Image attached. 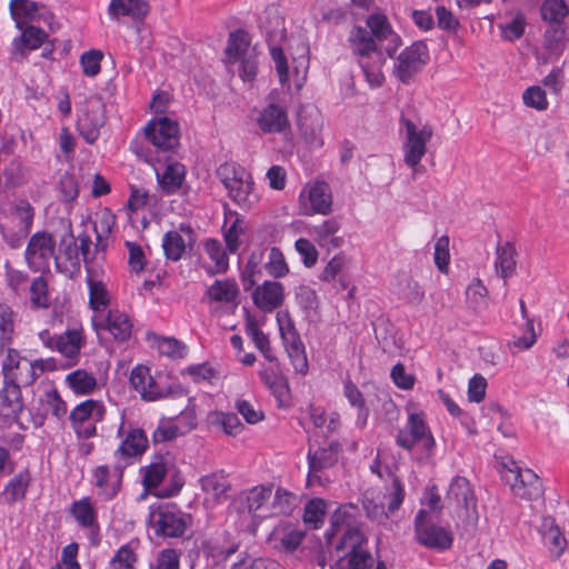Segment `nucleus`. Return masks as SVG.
I'll return each instance as SVG.
<instances>
[{
    "mask_svg": "<svg viewBox=\"0 0 569 569\" xmlns=\"http://www.w3.org/2000/svg\"><path fill=\"white\" fill-rule=\"evenodd\" d=\"M366 24L369 30L353 27L348 41L367 82L371 88H379L385 82L382 69L387 57H392L400 48L401 38L382 13L369 14Z\"/></svg>",
    "mask_w": 569,
    "mask_h": 569,
    "instance_id": "obj_1",
    "label": "nucleus"
},
{
    "mask_svg": "<svg viewBox=\"0 0 569 569\" xmlns=\"http://www.w3.org/2000/svg\"><path fill=\"white\" fill-rule=\"evenodd\" d=\"M403 162L411 168L413 178L421 171L420 162L433 136L432 127L423 122L412 107L402 110L399 121Z\"/></svg>",
    "mask_w": 569,
    "mask_h": 569,
    "instance_id": "obj_2",
    "label": "nucleus"
},
{
    "mask_svg": "<svg viewBox=\"0 0 569 569\" xmlns=\"http://www.w3.org/2000/svg\"><path fill=\"white\" fill-rule=\"evenodd\" d=\"M398 447L415 452L420 461L430 459L436 449V439L422 411L408 410L405 425L396 436Z\"/></svg>",
    "mask_w": 569,
    "mask_h": 569,
    "instance_id": "obj_3",
    "label": "nucleus"
},
{
    "mask_svg": "<svg viewBox=\"0 0 569 569\" xmlns=\"http://www.w3.org/2000/svg\"><path fill=\"white\" fill-rule=\"evenodd\" d=\"M0 365L3 382L20 388L32 386L51 369L50 359L29 358L14 348L4 350Z\"/></svg>",
    "mask_w": 569,
    "mask_h": 569,
    "instance_id": "obj_4",
    "label": "nucleus"
},
{
    "mask_svg": "<svg viewBox=\"0 0 569 569\" xmlns=\"http://www.w3.org/2000/svg\"><path fill=\"white\" fill-rule=\"evenodd\" d=\"M132 388L146 401H157L163 398H180L184 396V387L164 372L151 375L146 366H136L130 373Z\"/></svg>",
    "mask_w": 569,
    "mask_h": 569,
    "instance_id": "obj_5",
    "label": "nucleus"
},
{
    "mask_svg": "<svg viewBox=\"0 0 569 569\" xmlns=\"http://www.w3.org/2000/svg\"><path fill=\"white\" fill-rule=\"evenodd\" d=\"M226 63L239 78L252 84L258 73V52L250 43L248 32L236 30L230 32L226 48Z\"/></svg>",
    "mask_w": 569,
    "mask_h": 569,
    "instance_id": "obj_6",
    "label": "nucleus"
},
{
    "mask_svg": "<svg viewBox=\"0 0 569 569\" xmlns=\"http://www.w3.org/2000/svg\"><path fill=\"white\" fill-rule=\"evenodd\" d=\"M217 176L226 188L229 198L242 209H250L259 202L260 196L251 173L234 162H224Z\"/></svg>",
    "mask_w": 569,
    "mask_h": 569,
    "instance_id": "obj_7",
    "label": "nucleus"
},
{
    "mask_svg": "<svg viewBox=\"0 0 569 569\" xmlns=\"http://www.w3.org/2000/svg\"><path fill=\"white\" fill-rule=\"evenodd\" d=\"M338 559L331 569H370L372 557L367 549V539L359 529L342 533L337 546Z\"/></svg>",
    "mask_w": 569,
    "mask_h": 569,
    "instance_id": "obj_8",
    "label": "nucleus"
},
{
    "mask_svg": "<svg viewBox=\"0 0 569 569\" xmlns=\"http://www.w3.org/2000/svg\"><path fill=\"white\" fill-rule=\"evenodd\" d=\"M57 256V238L48 231H37L28 240L24 260L33 272L49 270Z\"/></svg>",
    "mask_w": 569,
    "mask_h": 569,
    "instance_id": "obj_9",
    "label": "nucleus"
},
{
    "mask_svg": "<svg viewBox=\"0 0 569 569\" xmlns=\"http://www.w3.org/2000/svg\"><path fill=\"white\" fill-rule=\"evenodd\" d=\"M415 537L419 545L437 551L449 549L453 542L450 530L435 523L426 509H420L415 518Z\"/></svg>",
    "mask_w": 569,
    "mask_h": 569,
    "instance_id": "obj_10",
    "label": "nucleus"
},
{
    "mask_svg": "<svg viewBox=\"0 0 569 569\" xmlns=\"http://www.w3.org/2000/svg\"><path fill=\"white\" fill-rule=\"evenodd\" d=\"M117 437L121 441L113 456L118 462L127 463V466L131 465L133 459L142 456L148 448L146 432L141 428L127 426L124 411L120 416Z\"/></svg>",
    "mask_w": 569,
    "mask_h": 569,
    "instance_id": "obj_11",
    "label": "nucleus"
},
{
    "mask_svg": "<svg viewBox=\"0 0 569 569\" xmlns=\"http://www.w3.org/2000/svg\"><path fill=\"white\" fill-rule=\"evenodd\" d=\"M106 407L99 400L87 399L70 412L71 426L79 438L89 439L97 433L96 425L104 419Z\"/></svg>",
    "mask_w": 569,
    "mask_h": 569,
    "instance_id": "obj_12",
    "label": "nucleus"
},
{
    "mask_svg": "<svg viewBox=\"0 0 569 569\" xmlns=\"http://www.w3.org/2000/svg\"><path fill=\"white\" fill-rule=\"evenodd\" d=\"M126 467L127 463L117 461L113 466L100 465L92 470L91 485L100 500L111 501L118 496L122 487Z\"/></svg>",
    "mask_w": 569,
    "mask_h": 569,
    "instance_id": "obj_13",
    "label": "nucleus"
},
{
    "mask_svg": "<svg viewBox=\"0 0 569 569\" xmlns=\"http://www.w3.org/2000/svg\"><path fill=\"white\" fill-rule=\"evenodd\" d=\"M332 202L331 188L325 181L308 183L299 194L300 212L305 216L330 214Z\"/></svg>",
    "mask_w": 569,
    "mask_h": 569,
    "instance_id": "obj_14",
    "label": "nucleus"
},
{
    "mask_svg": "<svg viewBox=\"0 0 569 569\" xmlns=\"http://www.w3.org/2000/svg\"><path fill=\"white\" fill-rule=\"evenodd\" d=\"M150 523L156 535L177 538L184 533L188 526V517L176 506L164 505L151 511Z\"/></svg>",
    "mask_w": 569,
    "mask_h": 569,
    "instance_id": "obj_15",
    "label": "nucleus"
},
{
    "mask_svg": "<svg viewBox=\"0 0 569 569\" xmlns=\"http://www.w3.org/2000/svg\"><path fill=\"white\" fill-rule=\"evenodd\" d=\"M104 123L106 110L103 102L99 98L88 99L81 108L77 120V128L80 136L86 142L92 144L98 140L100 129Z\"/></svg>",
    "mask_w": 569,
    "mask_h": 569,
    "instance_id": "obj_16",
    "label": "nucleus"
},
{
    "mask_svg": "<svg viewBox=\"0 0 569 569\" xmlns=\"http://www.w3.org/2000/svg\"><path fill=\"white\" fill-rule=\"evenodd\" d=\"M512 492L521 498L532 500L542 495V483L539 477L527 468H520L515 461L503 475Z\"/></svg>",
    "mask_w": 569,
    "mask_h": 569,
    "instance_id": "obj_17",
    "label": "nucleus"
},
{
    "mask_svg": "<svg viewBox=\"0 0 569 569\" xmlns=\"http://www.w3.org/2000/svg\"><path fill=\"white\" fill-rule=\"evenodd\" d=\"M429 51L425 42L418 41L407 47L397 58L395 73L397 78L408 83L428 62Z\"/></svg>",
    "mask_w": 569,
    "mask_h": 569,
    "instance_id": "obj_18",
    "label": "nucleus"
},
{
    "mask_svg": "<svg viewBox=\"0 0 569 569\" xmlns=\"http://www.w3.org/2000/svg\"><path fill=\"white\" fill-rule=\"evenodd\" d=\"M256 123L264 134H284L291 131L287 108L271 102L257 111Z\"/></svg>",
    "mask_w": 569,
    "mask_h": 569,
    "instance_id": "obj_19",
    "label": "nucleus"
},
{
    "mask_svg": "<svg viewBox=\"0 0 569 569\" xmlns=\"http://www.w3.org/2000/svg\"><path fill=\"white\" fill-rule=\"evenodd\" d=\"M253 305L264 313L281 308L286 300L284 286L276 280H264L250 290Z\"/></svg>",
    "mask_w": 569,
    "mask_h": 569,
    "instance_id": "obj_20",
    "label": "nucleus"
},
{
    "mask_svg": "<svg viewBox=\"0 0 569 569\" xmlns=\"http://www.w3.org/2000/svg\"><path fill=\"white\" fill-rule=\"evenodd\" d=\"M69 515L76 523L88 531L90 541L96 545L99 541L100 525L98 519V510L91 498L82 497L72 501L69 507Z\"/></svg>",
    "mask_w": 569,
    "mask_h": 569,
    "instance_id": "obj_21",
    "label": "nucleus"
},
{
    "mask_svg": "<svg viewBox=\"0 0 569 569\" xmlns=\"http://www.w3.org/2000/svg\"><path fill=\"white\" fill-rule=\"evenodd\" d=\"M341 451V445L338 441H331L327 447H319L312 450L310 447L308 450V485L320 483L321 478L319 472L325 469L331 468L337 461Z\"/></svg>",
    "mask_w": 569,
    "mask_h": 569,
    "instance_id": "obj_22",
    "label": "nucleus"
},
{
    "mask_svg": "<svg viewBox=\"0 0 569 569\" xmlns=\"http://www.w3.org/2000/svg\"><path fill=\"white\" fill-rule=\"evenodd\" d=\"M259 378L274 397L279 408H288L291 403L290 388L287 378L280 370L278 360L269 366L262 365Z\"/></svg>",
    "mask_w": 569,
    "mask_h": 569,
    "instance_id": "obj_23",
    "label": "nucleus"
},
{
    "mask_svg": "<svg viewBox=\"0 0 569 569\" xmlns=\"http://www.w3.org/2000/svg\"><path fill=\"white\" fill-rule=\"evenodd\" d=\"M144 136L154 147L170 150L178 143V123L167 117L153 119L146 126Z\"/></svg>",
    "mask_w": 569,
    "mask_h": 569,
    "instance_id": "obj_24",
    "label": "nucleus"
},
{
    "mask_svg": "<svg viewBox=\"0 0 569 569\" xmlns=\"http://www.w3.org/2000/svg\"><path fill=\"white\" fill-rule=\"evenodd\" d=\"M194 241V232L189 224L181 223L178 229L166 232L162 238L166 258L171 261H179L187 247H191Z\"/></svg>",
    "mask_w": 569,
    "mask_h": 569,
    "instance_id": "obj_25",
    "label": "nucleus"
},
{
    "mask_svg": "<svg viewBox=\"0 0 569 569\" xmlns=\"http://www.w3.org/2000/svg\"><path fill=\"white\" fill-rule=\"evenodd\" d=\"M23 410L21 388L3 382L0 389V427H9L18 421Z\"/></svg>",
    "mask_w": 569,
    "mask_h": 569,
    "instance_id": "obj_26",
    "label": "nucleus"
},
{
    "mask_svg": "<svg viewBox=\"0 0 569 569\" xmlns=\"http://www.w3.org/2000/svg\"><path fill=\"white\" fill-rule=\"evenodd\" d=\"M90 244L91 240L88 237L81 238L80 244L78 246L72 233L64 234L60 239V246L59 249H57V256L54 258L57 268L60 269L63 262H68L73 268L79 267L80 254L83 256V260L87 262V253Z\"/></svg>",
    "mask_w": 569,
    "mask_h": 569,
    "instance_id": "obj_27",
    "label": "nucleus"
},
{
    "mask_svg": "<svg viewBox=\"0 0 569 569\" xmlns=\"http://www.w3.org/2000/svg\"><path fill=\"white\" fill-rule=\"evenodd\" d=\"M305 538V532L299 530L291 521L279 522L270 532L268 543L279 551L291 552L296 550Z\"/></svg>",
    "mask_w": 569,
    "mask_h": 569,
    "instance_id": "obj_28",
    "label": "nucleus"
},
{
    "mask_svg": "<svg viewBox=\"0 0 569 569\" xmlns=\"http://www.w3.org/2000/svg\"><path fill=\"white\" fill-rule=\"evenodd\" d=\"M89 305L98 313L103 312L110 303V295L103 281V271L94 266H86Z\"/></svg>",
    "mask_w": 569,
    "mask_h": 569,
    "instance_id": "obj_29",
    "label": "nucleus"
},
{
    "mask_svg": "<svg viewBox=\"0 0 569 569\" xmlns=\"http://www.w3.org/2000/svg\"><path fill=\"white\" fill-rule=\"evenodd\" d=\"M240 500L246 503L248 512L254 517H270L269 508L272 498L271 486H256L251 489L242 491L239 496Z\"/></svg>",
    "mask_w": 569,
    "mask_h": 569,
    "instance_id": "obj_30",
    "label": "nucleus"
},
{
    "mask_svg": "<svg viewBox=\"0 0 569 569\" xmlns=\"http://www.w3.org/2000/svg\"><path fill=\"white\" fill-rule=\"evenodd\" d=\"M206 503H221L227 500L231 485L227 477L221 472L206 475L199 480Z\"/></svg>",
    "mask_w": 569,
    "mask_h": 569,
    "instance_id": "obj_31",
    "label": "nucleus"
},
{
    "mask_svg": "<svg viewBox=\"0 0 569 569\" xmlns=\"http://www.w3.org/2000/svg\"><path fill=\"white\" fill-rule=\"evenodd\" d=\"M239 287L234 279H217L204 292V300L213 305H237Z\"/></svg>",
    "mask_w": 569,
    "mask_h": 569,
    "instance_id": "obj_32",
    "label": "nucleus"
},
{
    "mask_svg": "<svg viewBox=\"0 0 569 569\" xmlns=\"http://www.w3.org/2000/svg\"><path fill=\"white\" fill-rule=\"evenodd\" d=\"M340 228L341 222L338 218H329L319 224L312 226L310 228V234L321 248L328 250L338 249L343 243V238L337 236Z\"/></svg>",
    "mask_w": 569,
    "mask_h": 569,
    "instance_id": "obj_33",
    "label": "nucleus"
},
{
    "mask_svg": "<svg viewBox=\"0 0 569 569\" xmlns=\"http://www.w3.org/2000/svg\"><path fill=\"white\" fill-rule=\"evenodd\" d=\"M102 321L104 323L98 322L97 316H94L93 327L96 329L104 327L116 340L126 341L131 336L132 322L126 312L118 309L109 310L107 318Z\"/></svg>",
    "mask_w": 569,
    "mask_h": 569,
    "instance_id": "obj_34",
    "label": "nucleus"
},
{
    "mask_svg": "<svg viewBox=\"0 0 569 569\" xmlns=\"http://www.w3.org/2000/svg\"><path fill=\"white\" fill-rule=\"evenodd\" d=\"M447 499L450 503H455L456 507L475 509L477 501L469 480L465 477H455L448 488Z\"/></svg>",
    "mask_w": 569,
    "mask_h": 569,
    "instance_id": "obj_35",
    "label": "nucleus"
},
{
    "mask_svg": "<svg viewBox=\"0 0 569 569\" xmlns=\"http://www.w3.org/2000/svg\"><path fill=\"white\" fill-rule=\"evenodd\" d=\"M108 13L112 20L120 17L142 19L148 13V4L144 0H111Z\"/></svg>",
    "mask_w": 569,
    "mask_h": 569,
    "instance_id": "obj_36",
    "label": "nucleus"
},
{
    "mask_svg": "<svg viewBox=\"0 0 569 569\" xmlns=\"http://www.w3.org/2000/svg\"><path fill=\"white\" fill-rule=\"evenodd\" d=\"M66 385L77 396H89L99 389L96 376L84 369H77L66 376Z\"/></svg>",
    "mask_w": 569,
    "mask_h": 569,
    "instance_id": "obj_37",
    "label": "nucleus"
},
{
    "mask_svg": "<svg viewBox=\"0 0 569 569\" xmlns=\"http://www.w3.org/2000/svg\"><path fill=\"white\" fill-rule=\"evenodd\" d=\"M84 343L82 328L67 329L62 335L57 337L56 350L66 358H77Z\"/></svg>",
    "mask_w": 569,
    "mask_h": 569,
    "instance_id": "obj_38",
    "label": "nucleus"
},
{
    "mask_svg": "<svg viewBox=\"0 0 569 569\" xmlns=\"http://www.w3.org/2000/svg\"><path fill=\"white\" fill-rule=\"evenodd\" d=\"M140 541L131 539L122 545L110 559V569H136L139 561L138 550Z\"/></svg>",
    "mask_w": 569,
    "mask_h": 569,
    "instance_id": "obj_39",
    "label": "nucleus"
},
{
    "mask_svg": "<svg viewBox=\"0 0 569 569\" xmlns=\"http://www.w3.org/2000/svg\"><path fill=\"white\" fill-rule=\"evenodd\" d=\"M541 536L545 546L551 553L559 557L567 547L566 538L552 518H545L541 525Z\"/></svg>",
    "mask_w": 569,
    "mask_h": 569,
    "instance_id": "obj_40",
    "label": "nucleus"
},
{
    "mask_svg": "<svg viewBox=\"0 0 569 569\" xmlns=\"http://www.w3.org/2000/svg\"><path fill=\"white\" fill-rule=\"evenodd\" d=\"M298 127L303 140L310 147L319 148L322 146V120L318 113L301 117Z\"/></svg>",
    "mask_w": 569,
    "mask_h": 569,
    "instance_id": "obj_41",
    "label": "nucleus"
},
{
    "mask_svg": "<svg viewBox=\"0 0 569 569\" xmlns=\"http://www.w3.org/2000/svg\"><path fill=\"white\" fill-rule=\"evenodd\" d=\"M39 7L38 2L31 0H11L9 9L16 27L23 29L29 22L36 20Z\"/></svg>",
    "mask_w": 569,
    "mask_h": 569,
    "instance_id": "obj_42",
    "label": "nucleus"
},
{
    "mask_svg": "<svg viewBox=\"0 0 569 569\" xmlns=\"http://www.w3.org/2000/svg\"><path fill=\"white\" fill-rule=\"evenodd\" d=\"M184 177V166L179 162L169 163L161 174L157 173L159 184L168 194L176 193L180 189Z\"/></svg>",
    "mask_w": 569,
    "mask_h": 569,
    "instance_id": "obj_43",
    "label": "nucleus"
},
{
    "mask_svg": "<svg viewBox=\"0 0 569 569\" xmlns=\"http://www.w3.org/2000/svg\"><path fill=\"white\" fill-rule=\"evenodd\" d=\"M517 251L511 242L498 244L496 251L495 266L497 272L503 278H509L516 269Z\"/></svg>",
    "mask_w": 569,
    "mask_h": 569,
    "instance_id": "obj_44",
    "label": "nucleus"
},
{
    "mask_svg": "<svg viewBox=\"0 0 569 569\" xmlns=\"http://www.w3.org/2000/svg\"><path fill=\"white\" fill-rule=\"evenodd\" d=\"M359 517V508L356 505L348 503L340 506L335 510L331 516V526L335 532L338 533L347 530L356 529L353 526L357 523Z\"/></svg>",
    "mask_w": 569,
    "mask_h": 569,
    "instance_id": "obj_45",
    "label": "nucleus"
},
{
    "mask_svg": "<svg viewBox=\"0 0 569 569\" xmlns=\"http://www.w3.org/2000/svg\"><path fill=\"white\" fill-rule=\"evenodd\" d=\"M207 421L213 427L221 428L223 432L229 436H237L243 429V426L236 413L211 411L207 416Z\"/></svg>",
    "mask_w": 569,
    "mask_h": 569,
    "instance_id": "obj_46",
    "label": "nucleus"
},
{
    "mask_svg": "<svg viewBox=\"0 0 569 569\" xmlns=\"http://www.w3.org/2000/svg\"><path fill=\"white\" fill-rule=\"evenodd\" d=\"M343 395L350 406L358 410L357 425L363 427L369 417V409L362 392L351 380H347L343 383Z\"/></svg>",
    "mask_w": 569,
    "mask_h": 569,
    "instance_id": "obj_47",
    "label": "nucleus"
},
{
    "mask_svg": "<svg viewBox=\"0 0 569 569\" xmlns=\"http://www.w3.org/2000/svg\"><path fill=\"white\" fill-rule=\"evenodd\" d=\"M263 254L264 252L261 249L252 251L242 269L241 280L246 292H249L253 288L258 278L261 276Z\"/></svg>",
    "mask_w": 569,
    "mask_h": 569,
    "instance_id": "obj_48",
    "label": "nucleus"
},
{
    "mask_svg": "<svg viewBox=\"0 0 569 569\" xmlns=\"http://www.w3.org/2000/svg\"><path fill=\"white\" fill-rule=\"evenodd\" d=\"M182 551L176 548H162L149 562L148 569H180Z\"/></svg>",
    "mask_w": 569,
    "mask_h": 569,
    "instance_id": "obj_49",
    "label": "nucleus"
},
{
    "mask_svg": "<svg viewBox=\"0 0 569 569\" xmlns=\"http://www.w3.org/2000/svg\"><path fill=\"white\" fill-rule=\"evenodd\" d=\"M142 485L147 491L157 489L167 475V467L162 461L153 462L140 469Z\"/></svg>",
    "mask_w": 569,
    "mask_h": 569,
    "instance_id": "obj_50",
    "label": "nucleus"
},
{
    "mask_svg": "<svg viewBox=\"0 0 569 569\" xmlns=\"http://www.w3.org/2000/svg\"><path fill=\"white\" fill-rule=\"evenodd\" d=\"M569 9L565 0H545L541 6V17L553 26H561Z\"/></svg>",
    "mask_w": 569,
    "mask_h": 569,
    "instance_id": "obj_51",
    "label": "nucleus"
},
{
    "mask_svg": "<svg viewBox=\"0 0 569 569\" xmlns=\"http://www.w3.org/2000/svg\"><path fill=\"white\" fill-rule=\"evenodd\" d=\"M11 219L17 229L20 228L24 231H31L34 209L27 200H20L12 208Z\"/></svg>",
    "mask_w": 569,
    "mask_h": 569,
    "instance_id": "obj_52",
    "label": "nucleus"
},
{
    "mask_svg": "<svg viewBox=\"0 0 569 569\" xmlns=\"http://www.w3.org/2000/svg\"><path fill=\"white\" fill-rule=\"evenodd\" d=\"M239 545L229 542L227 546L220 543L218 539H211L203 545V553L208 558H212L216 563L226 561L231 555L237 552Z\"/></svg>",
    "mask_w": 569,
    "mask_h": 569,
    "instance_id": "obj_53",
    "label": "nucleus"
},
{
    "mask_svg": "<svg viewBox=\"0 0 569 569\" xmlns=\"http://www.w3.org/2000/svg\"><path fill=\"white\" fill-rule=\"evenodd\" d=\"M567 46L566 29L561 26L551 24L545 32V48L559 57Z\"/></svg>",
    "mask_w": 569,
    "mask_h": 569,
    "instance_id": "obj_54",
    "label": "nucleus"
},
{
    "mask_svg": "<svg viewBox=\"0 0 569 569\" xmlns=\"http://www.w3.org/2000/svg\"><path fill=\"white\" fill-rule=\"evenodd\" d=\"M522 102L527 108L535 109L538 112L547 111L549 101L547 92L540 86H530L522 92Z\"/></svg>",
    "mask_w": 569,
    "mask_h": 569,
    "instance_id": "obj_55",
    "label": "nucleus"
},
{
    "mask_svg": "<svg viewBox=\"0 0 569 569\" xmlns=\"http://www.w3.org/2000/svg\"><path fill=\"white\" fill-rule=\"evenodd\" d=\"M30 481L31 475L28 470L20 471L9 481L6 493L12 502L24 499Z\"/></svg>",
    "mask_w": 569,
    "mask_h": 569,
    "instance_id": "obj_56",
    "label": "nucleus"
},
{
    "mask_svg": "<svg viewBox=\"0 0 569 569\" xmlns=\"http://www.w3.org/2000/svg\"><path fill=\"white\" fill-rule=\"evenodd\" d=\"M204 251L214 263V272H224L229 267V258L222 243L216 239H208Z\"/></svg>",
    "mask_w": 569,
    "mask_h": 569,
    "instance_id": "obj_57",
    "label": "nucleus"
},
{
    "mask_svg": "<svg viewBox=\"0 0 569 569\" xmlns=\"http://www.w3.org/2000/svg\"><path fill=\"white\" fill-rule=\"evenodd\" d=\"M264 269L274 279L283 278L289 273V266L286 262L282 251L272 247L268 253V261L264 263Z\"/></svg>",
    "mask_w": 569,
    "mask_h": 569,
    "instance_id": "obj_58",
    "label": "nucleus"
},
{
    "mask_svg": "<svg viewBox=\"0 0 569 569\" xmlns=\"http://www.w3.org/2000/svg\"><path fill=\"white\" fill-rule=\"evenodd\" d=\"M156 347L162 356L171 359H182L187 355V346L172 337H157Z\"/></svg>",
    "mask_w": 569,
    "mask_h": 569,
    "instance_id": "obj_59",
    "label": "nucleus"
},
{
    "mask_svg": "<svg viewBox=\"0 0 569 569\" xmlns=\"http://www.w3.org/2000/svg\"><path fill=\"white\" fill-rule=\"evenodd\" d=\"M14 331L13 313L9 306L0 303V348L12 342Z\"/></svg>",
    "mask_w": 569,
    "mask_h": 569,
    "instance_id": "obj_60",
    "label": "nucleus"
},
{
    "mask_svg": "<svg viewBox=\"0 0 569 569\" xmlns=\"http://www.w3.org/2000/svg\"><path fill=\"white\" fill-rule=\"evenodd\" d=\"M327 503L323 499L310 500L303 513V521L310 525L313 529L319 528L325 520Z\"/></svg>",
    "mask_w": 569,
    "mask_h": 569,
    "instance_id": "obj_61",
    "label": "nucleus"
},
{
    "mask_svg": "<svg viewBox=\"0 0 569 569\" xmlns=\"http://www.w3.org/2000/svg\"><path fill=\"white\" fill-rule=\"evenodd\" d=\"M293 500L295 497L290 492L278 488L274 493L272 492V498L270 500V517L290 513L293 507Z\"/></svg>",
    "mask_w": 569,
    "mask_h": 569,
    "instance_id": "obj_62",
    "label": "nucleus"
},
{
    "mask_svg": "<svg viewBox=\"0 0 569 569\" xmlns=\"http://www.w3.org/2000/svg\"><path fill=\"white\" fill-rule=\"evenodd\" d=\"M363 508L368 518L382 522L388 518V511L386 510L383 498L380 495L369 497V493L365 495Z\"/></svg>",
    "mask_w": 569,
    "mask_h": 569,
    "instance_id": "obj_63",
    "label": "nucleus"
},
{
    "mask_svg": "<svg viewBox=\"0 0 569 569\" xmlns=\"http://www.w3.org/2000/svg\"><path fill=\"white\" fill-rule=\"evenodd\" d=\"M182 435L181 428L173 420L168 419L159 422L152 433V439L154 442L160 443L171 441Z\"/></svg>",
    "mask_w": 569,
    "mask_h": 569,
    "instance_id": "obj_64",
    "label": "nucleus"
}]
</instances>
